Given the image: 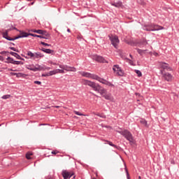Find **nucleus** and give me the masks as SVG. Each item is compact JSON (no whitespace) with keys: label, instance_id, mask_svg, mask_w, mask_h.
Here are the masks:
<instances>
[{"label":"nucleus","instance_id":"nucleus-49","mask_svg":"<svg viewBox=\"0 0 179 179\" xmlns=\"http://www.w3.org/2000/svg\"><path fill=\"white\" fill-rule=\"evenodd\" d=\"M77 38H78V40H80V38H82V37H80V36H78Z\"/></svg>","mask_w":179,"mask_h":179},{"label":"nucleus","instance_id":"nucleus-39","mask_svg":"<svg viewBox=\"0 0 179 179\" xmlns=\"http://www.w3.org/2000/svg\"><path fill=\"white\" fill-rule=\"evenodd\" d=\"M10 50H12V51H15V52H19V50H16V48L13 47H10Z\"/></svg>","mask_w":179,"mask_h":179},{"label":"nucleus","instance_id":"nucleus-35","mask_svg":"<svg viewBox=\"0 0 179 179\" xmlns=\"http://www.w3.org/2000/svg\"><path fill=\"white\" fill-rule=\"evenodd\" d=\"M105 85H106V86H110L111 87H114V85L108 80L106 81Z\"/></svg>","mask_w":179,"mask_h":179},{"label":"nucleus","instance_id":"nucleus-10","mask_svg":"<svg viewBox=\"0 0 179 179\" xmlns=\"http://www.w3.org/2000/svg\"><path fill=\"white\" fill-rule=\"evenodd\" d=\"M10 31V29H6L4 32L2 33L3 38L8 40V41H15V38H10L8 34Z\"/></svg>","mask_w":179,"mask_h":179},{"label":"nucleus","instance_id":"nucleus-63","mask_svg":"<svg viewBox=\"0 0 179 179\" xmlns=\"http://www.w3.org/2000/svg\"><path fill=\"white\" fill-rule=\"evenodd\" d=\"M37 36H43V35H37Z\"/></svg>","mask_w":179,"mask_h":179},{"label":"nucleus","instance_id":"nucleus-40","mask_svg":"<svg viewBox=\"0 0 179 179\" xmlns=\"http://www.w3.org/2000/svg\"><path fill=\"white\" fill-rule=\"evenodd\" d=\"M59 67L61 69H63V70L65 71V65L59 64Z\"/></svg>","mask_w":179,"mask_h":179},{"label":"nucleus","instance_id":"nucleus-28","mask_svg":"<svg viewBox=\"0 0 179 179\" xmlns=\"http://www.w3.org/2000/svg\"><path fill=\"white\" fill-rule=\"evenodd\" d=\"M57 69L55 70H53V71H50L49 73H48V75L49 76H52V75H57Z\"/></svg>","mask_w":179,"mask_h":179},{"label":"nucleus","instance_id":"nucleus-60","mask_svg":"<svg viewBox=\"0 0 179 179\" xmlns=\"http://www.w3.org/2000/svg\"><path fill=\"white\" fill-rule=\"evenodd\" d=\"M53 65H57V64L56 63H53Z\"/></svg>","mask_w":179,"mask_h":179},{"label":"nucleus","instance_id":"nucleus-44","mask_svg":"<svg viewBox=\"0 0 179 179\" xmlns=\"http://www.w3.org/2000/svg\"><path fill=\"white\" fill-rule=\"evenodd\" d=\"M0 61H2V62L5 61V58H3V57L1 55H0Z\"/></svg>","mask_w":179,"mask_h":179},{"label":"nucleus","instance_id":"nucleus-17","mask_svg":"<svg viewBox=\"0 0 179 179\" xmlns=\"http://www.w3.org/2000/svg\"><path fill=\"white\" fill-rule=\"evenodd\" d=\"M43 57H44V55H43L41 52H35V55H34V59H38V58H43Z\"/></svg>","mask_w":179,"mask_h":179},{"label":"nucleus","instance_id":"nucleus-31","mask_svg":"<svg viewBox=\"0 0 179 179\" xmlns=\"http://www.w3.org/2000/svg\"><path fill=\"white\" fill-rule=\"evenodd\" d=\"M30 156H33V153L29 152L26 154V157L28 160H30V159H31Z\"/></svg>","mask_w":179,"mask_h":179},{"label":"nucleus","instance_id":"nucleus-29","mask_svg":"<svg viewBox=\"0 0 179 179\" xmlns=\"http://www.w3.org/2000/svg\"><path fill=\"white\" fill-rule=\"evenodd\" d=\"M104 141L107 142V143H108V145L110 146H112L113 148H117V146L115 145V144H113L111 141H106V140H104Z\"/></svg>","mask_w":179,"mask_h":179},{"label":"nucleus","instance_id":"nucleus-6","mask_svg":"<svg viewBox=\"0 0 179 179\" xmlns=\"http://www.w3.org/2000/svg\"><path fill=\"white\" fill-rule=\"evenodd\" d=\"M34 33H37L38 34H42L41 37H38V38H45V40H48V38H50V34H48L47 31L38 29V30L34 31Z\"/></svg>","mask_w":179,"mask_h":179},{"label":"nucleus","instance_id":"nucleus-42","mask_svg":"<svg viewBox=\"0 0 179 179\" xmlns=\"http://www.w3.org/2000/svg\"><path fill=\"white\" fill-rule=\"evenodd\" d=\"M34 83H35V85H41V81H34Z\"/></svg>","mask_w":179,"mask_h":179},{"label":"nucleus","instance_id":"nucleus-30","mask_svg":"<svg viewBox=\"0 0 179 179\" xmlns=\"http://www.w3.org/2000/svg\"><path fill=\"white\" fill-rule=\"evenodd\" d=\"M141 45H148V41L146 40H143V41L140 42L139 47Z\"/></svg>","mask_w":179,"mask_h":179},{"label":"nucleus","instance_id":"nucleus-51","mask_svg":"<svg viewBox=\"0 0 179 179\" xmlns=\"http://www.w3.org/2000/svg\"><path fill=\"white\" fill-rule=\"evenodd\" d=\"M8 71H10L11 72H13V69H8Z\"/></svg>","mask_w":179,"mask_h":179},{"label":"nucleus","instance_id":"nucleus-1","mask_svg":"<svg viewBox=\"0 0 179 179\" xmlns=\"http://www.w3.org/2000/svg\"><path fill=\"white\" fill-rule=\"evenodd\" d=\"M82 83L85 86H90V87H92V89H93L94 92L100 93L101 96H104V94H106V90H104V88H102L101 86H100V85L94 82L83 79L82 80Z\"/></svg>","mask_w":179,"mask_h":179},{"label":"nucleus","instance_id":"nucleus-33","mask_svg":"<svg viewBox=\"0 0 179 179\" xmlns=\"http://www.w3.org/2000/svg\"><path fill=\"white\" fill-rule=\"evenodd\" d=\"M10 98V94H6L1 96V99H3V100H6Z\"/></svg>","mask_w":179,"mask_h":179},{"label":"nucleus","instance_id":"nucleus-12","mask_svg":"<svg viewBox=\"0 0 179 179\" xmlns=\"http://www.w3.org/2000/svg\"><path fill=\"white\" fill-rule=\"evenodd\" d=\"M143 29L145 31H152L153 30V24H148L143 27Z\"/></svg>","mask_w":179,"mask_h":179},{"label":"nucleus","instance_id":"nucleus-34","mask_svg":"<svg viewBox=\"0 0 179 179\" xmlns=\"http://www.w3.org/2000/svg\"><path fill=\"white\" fill-rule=\"evenodd\" d=\"M136 50H137V52L138 54H140V55H142V54H143V52H145V51H146V50H141V49H139V48H137Z\"/></svg>","mask_w":179,"mask_h":179},{"label":"nucleus","instance_id":"nucleus-16","mask_svg":"<svg viewBox=\"0 0 179 179\" xmlns=\"http://www.w3.org/2000/svg\"><path fill=\"white\" fill-rule=\"evenodd\" d=\"M36 72L38 71H45V66L44 65H38V64H36Z\"/></svg>","mask_w":179,"mask_h":179},{"label":"nucleus","instance_id":"nucleus-38","mask_svg":"<svg viewBox=\"0 0 179 179\" xmlns=\"http://www.w3.org/2000/svg\"><path fill=\"white\" fill-rule=\"evenodd\" d=\"M74 113L76 115H80V116L83 115V113H80L79 111H74Z\"/></svg>","mask_w":179,"mask_h":179},{"label":"nucleus","instance_id":"nucleus-13","mask_svg":"<svg viewBox=\"0 0 179 179\" xmlns=\"http://www.w3.org/2000/svg\"><path fill=\"white\" fill-rule=\"evenodd\" d=\"M64 71H66L67 72H76V68L65 65Z\"/></svg>","mask_w":179,"mask_h":179},{"label":"nucleus","instance_id":"nucleus-7","mask_svg":"<svg viewBox=\"0 0 179 179\" xmlns=\"http://www.w3.org/2000/svg\"><path fill=\"white\" fill-rule=\"evenodd\" d=\"M109 38L111 41L112 45H113L115 48H117L118 45L120 44V39L118 38V37L117 36L111 35L110 36H109Z\"/></svg>","mask_w":179,"mask_h":179},{"label":"nucleus","instance_id":"nucleus-53","mask_svg":"<svg viewBox=\"0 0 179 179\" xmlns=\"http://www.w3.org/2000/svg\"><path fill=\"white\" fill-rule=\"evenodd\" d=\"M29 5H34V1L31 2L30 4Z\"/></svg>","mask_w":179,"mask_h":179},{"label":"nucleus","instance_id":"nucleus-37","mask_svg":"<svg viewBox=\"0 0 179 179\" xmlns=\"http://www.w3.org/2000/svg\"><path fill=\"white\" fill-rule=\"evenodd\" d=\"M41 44L42 45H45V46H47V47H51V44H48V43H45V42H41Z\"/></svg>","mask_w":179,"mask_h":179},{"label":"nucleus","instance_id":"nucleus-5","mask_svg":"<svg viewBox=\"0 0 179 179\" xmlns=\"http://www.w3.org/2000/svg\"><path fill=\"white\" fill-rule=\"evenodd\" d=\"M160 73L162 75V78L166 82H171L173 80V75L169 72H164V70H160Z\"/></svg>","mask_w":179,"mask_h":179},{"label":"nucleus","instance_id":"nucleus-8","mask_svg":"<svg viewBox=\"0 0 179 179\" xmlns=\"http://www.w3.org/2000/svg\"><path fill=\"white\" fill-rule=\"evenodd\" d=\"M78 73H80V76H83L84 78H89L90 79H95L96 74H93L89 72L85 71H79Z\"/></svg>","mask_w":179,"mask_h":179},{"label":"nucleus","instance_id":"nucleus-56","mask_svg":"<svg viewBox=\"0 0 179 179\" xmlns=\"http://www.w3.org/2000/svg\"><path fill=\"white\" fill-rule=\"evenodd\" d=\"M13 29L14 30H17V29H16V27H13Z\"/></svg>","mask_w":179,"mask_h":179},{"label":"nucleus","instance_id":"nucleus-24","mask_svg":"<svg viewBox=\"0 0 179 179\" xmlns=\"http://www.w3.org/2000/svg\"><path fill=\"white\" fill-rule=\"evenodd\" d=\"M10 55H13V57H15V58H17V59H21L20 56L19 55V54L14 52H10Z\"/></svg>","mask_w":179,"mask_h":179},{"label":"nucleus","instance_id":"nucleus-27","mask_svg":"<svg viewBox=\"0 0 179 179\" xmlns=\"http://www.w3.org/2000/svg\"><path fill=\"white\" fill-rule=\"evenodd\" d=\"M27 69H29V71H33V72H36V67H34V66H29L27 67Z\"/></svg>","mask_w":179,"mask_h":179},{"label":"nucleus","instance_id":"nucleus-64","mask_svg":"<svg viewBox=\"0 0 179 179\" xmlns=\"http://www.w3.org/2000/svg\"><path fill=\"white\" fill-rule=\"evenodd\" d=\"M172 164L173 163V164H174V162H171Z\"/></svg>","mask_w":179,"mask_h":179},{"label":"nucleus","instance_id":"nucleus-21","mask_svg":"<svg viewBox=\"0 0 179 179\" xmlns=\"http://www.w3.org/2000/svg\"><path fill=\"white\" fill-rule=\"evenodd\" d=\"M62 176L64 179L69 178V172L65 171L62 172Z\"/></svg>","mask_w":179,"mask_h":179},{"label":"nucleus","instance_id":"nucleus-26","mask_svg":"<svg viewBox=\"0 0 179 179\" xmlns=\"http://www.w3.org/2000/svg\"><path fill=\"white\" fill-rule=\"evenodd\" d=\"M24 63L22 61H15L13 64V65H23Z\"/></svg>","mask_w":179,"mask_h":179},{"label":"nucleus","instance_id":"nucleus-19","mask_svg":"<svg viewBox=\"0 0 179 179\" xmlns=\"http://www.w3.org/2000/svg\"><path fill=\"white\" fill-rule=\"evenodd\" d=\"M41 51H43V52H45L46 54H52V52H54V50L50 49H46L44 48L41 49Z\"/></svg>","mask_w":179,"mask_h":179},{"label":"nucleus","instance_id":"nucleus-11","mask_svg":"<svg viewBox=\"0 0 179 179\" xmlns=\"http://www.w3.org/2000/svg\"><path fill=\"white\" fill-rule=\"evenodd\" d=\"M94 59L97 62H102V64H108V62L104 57L99 55L94 56Z\"/></svg>","mask_w":179,"mask_h":179},{"label":"nucleus","instance_id":"nucleus-43","mask_svg":"<svg viewBox=\"0 0 179 179\" xmlns=\"http://www.w3.org/2000/svg\"><path fill=\"white\" fill-rule=\"evenodd\" d=\"M42 76L45 78L47 76H50V75H48V73H43V74H42Z\"/></svg>","mask_w":179,"mask_h":179},{"label":"nucleus","instance_id":"nucleus-41","mask_svg":"<svg viewBox=\"0 0 179 179\" xmlns=\"http://www.w3.org/2000/svg\"><path fill=\"white\" fill-rule=\"evenodd\" d=\"M57 153H59V152L58 150L52 151V155H57Z\"/></svg>","mask_w":179,"mask_h":179},{"label":"nucleus","instance_id":"nucleus-62","mask_svg":"<svg viewBox=\"0 0 179 179\" xmlns=\"http://www.w3.org/2000/svg\"><path fill=\"white\" fill-rule=\"evenodd\" d=\"M59 108V106H56V108Z\"/></svg>","mask_w":179,"mask_h":179},{"label":"nucleus","instance_id":"nucleus-3","mask_svg":"<svg viewBox=\"0 0 179 179\" xmlns=\"http://www.w3.org/2000/svg\"><path fill=\"white\" fill-rule=\"evenodd\" d=\"M113 71L117 76H124L125 75L124 70L118 64L113 65Z\"/></svg>","mask_w":179,"mask_h":179},{"label":"nucleus","instance_id":"nucleus-15","mask_svg":"<svg viewBox=\"0 0 179 179\" xmlns=\"http://www.w3.org/2000/svg\"><path fill=\"white\" fill-rule=\"evenodd\" d=\"M94 80H98V82H100V83H102L103 85H106V82L107 80H104V78H101L96 75L95 76V78Z\"/></svg>","mask_w":179,"mask_h":179},{"label":"nucleus","instance_id":"nucleus-9","mask_svg":"<svg viewBox=\"0 0 179 179\" xmlns=\"http://www.w3.org/2000/svg\"><path fill=\"white\" fill-rule=\"evenodd\" d=\"M159 66L162 69V71H173V69H171L169 64L166 62H160Z\"/></svg>","mask_w":179,"mask_h":179},{"label":"nucleus","instance_id":"nucleus-47","mask_svg":"<svg viewBox=\"0 0 179 179\" xmlns=\"http://www.w3.org/2000/svg\"><path fill=\"white\" fill-rule=\"evenodd\" d=\"M130 62H129V64H130V65H134V62H132V60H129Z\"/></svg>","mask_w":179,"mask_h":179},{"label":"nucleus","instance_id":"nucleus-54","mask_svg":"<svg viewBox=\"0 0 179 179\" xmlns=\"http://www.w3.org/2000/svg\"><path fill=\"white\" fill-rule=\"evenodd\" d=\"M25 58H26L27 59H29V57H28L27 56H25Z\"/></svg>","mask_w":179,"mask_h":179},{"label":"nucleus","instance_id":"nucleus-57","mask_svg":"<svg viewBox=\"0 0 179 179\" xmlns=\"http://www.w3.org/2000/svg\"><path fill=\"white\" fill-rule=\"evenodd\" d=\"M138 179H142V178H141V176H138Z\"/></svg>","mask_w":179,"mask_h":179},{"label":"nucleus","instance_id":"nucleus-55","mask_svg":"<svg viewBox=\"0 0 179 179\" xmlns=\"http://www.w3.org/2000/svg\"><path fill=\"white\" fill-rule=\"evenodd\" d=\"M12 75H16V73H11Z\"/></svg>","mask_w":179,"mask_h":179},{"label":"nucleus","instance_id":"nucleus-46","mask_svg":"<svg viewBox=\"0 0 179 179\" xmlns=\"http://www.w3.org/2000/svg\"><path fill=\"white\" fill-rule=\"evenodd\" d=\"M73 173H69V178H71V177H72V176H73Z\"/></svg>","mask_w":179,"mask_h":179},{"label":"nucleus","instance_id":"nucleus-61","mask_svg":"<svg viewBox=\"0 0 179 179\" xmlns=\"http://www.w3.org/2000/svg\"><path fill=\"white\" fill-rule=\"evenodd\" d=\"M11 44H13V45H15V43H11Z\"/></svg>","mask_w":179,"mask_h":179},{"label":"nucleus","instance_id":"nucleus-48","mask_svg":"<svg viewBox=\"0 0 179 179\" xmlns=\"http://www.w3.org/2000/svg\"><path fill=\"white\" fill-rule=\"evenodd\" d=\"M45 69H47V70L48 71V70L51 69V68H50V67H45Z\"/></svg>","mask_w":179,"mask_h":179},{"label":"nucleus","instance_id":"nucleus-36","mask_svg":"<svg viewBox=\"0 0 179 179\" xmlns=\"http://www.w3.org/2000/svg\"><path fill=\"white\" fill-rule=\"evenodd\" d=\"M56 71H57V73H65V71L64 69H56Z\"/></svg>","mask_w":179,"mask_h":179},{"label":"nucleus","instance_id":"nucleus-4","mask_svg":"<svg viewBox=\"0 0 179 179\" xmlns=\"http://www.w3.org/2000/svg\"><path fill=\"white\" fill-rule=\"evenodd\" d=\"M20 35L14 38V40H17L19 38H23L24 37H29V36H31L32 37H43V36H38L37 34H29L27 32L20 31Z\"/></svg>","mask_w":179,"mask_h":179},{"label":"nucleus","instance_id":"nucleus-45","mask_svg":"<svg viewBox=\"0 0 179 179\" xmlns=\"http://www.w3.org/2000/svg\"><path fill=\"white\" fill-rule=\"evenodd\" d=\"M6 52H6V51H2V52H0V54H1V55H3V54H6Z\"/></svg>","mask_w":179,"mask_h":179},{"label":"nucleus","instance_id":"nucleus-2","mask_svg":"<svg viewBox=\"0 0 179 179\" xmlns=\"http://www.w3.org/2000/svg\"><path fill=\"white\" fill-rule=\"evenodd\" d=\"M120 135H122L129 142H134V137L132 136V133L129 131L125 129L124 131L119 132Z\"/></svg>","mask_w":179,"mask_h":179},{"label":"nucleus","instance_id":"nucleus-20","mask_svg":"<svg viewBox=\"0 0 179 179\" xmlns=\"http://www.w3.org/2000/svg\"><path fill=\"white\" fill-rule=\"evenodd\" d=\"M141 124H142L143 125H144L145 127H146V128H149V124H148V121H146V120L145 119H141L140 120Z\"/></svg>","mask_w":179,"mask_h":179},{"label":"nucleus","instance_id":"nucleus-58","mask_svg":"<svg viewBox=\"0 0 179 179\" xmlns=\"http://www.w3.org/2000/svg\"><path fill=\"white\" fill-rule=\"evenodd\" d=\"M129 57H130L131 58H132V55H130Z\"/></svg>","mask_w":179,"mask_h":179},{"label":"nucleus","instance_id":"nucleus-23","mask_svg":"<svg viewBox=\"0 0 179 179\" xmlns=\"http://www.w3.org/2000/svg\"><path fill=\"white\" fill-rule=\"evenodd\" d=\"M7 61H6V64H13V62H15V60H13V58L10 57H8L6 59Z\"/></svg>","mask_w":179,"mask_h":179},{"label":"nucleus","instance_id":"nucleus-59","mask_svg":"<svg viewBox=\"0 0 179 179\" xmlns=\"http://www.w3.org/2000/svg\"><path fill=\"white\" fill-rule=\"evenodd\" d=\"M76 178V176H74L73 178V179H75Z\"/></svg>","mask_w":179,"mask_h":179},{"label":"nucleus","instance_id":"nucleus-52","mask_svg":"<svg viewBox=\"0 0 179 179\" xmlns=\"http://www.w3.org/2000/svg\"><path fill=\"white\" fill-rule=\"evenodd\" d=\"M20 58L21 59H21V61H24V59L22 57H20Z\"/></svg>","mask_w":179,"mask_h":179},{"label":"nucleus","instance_id":"nucleus-22","mask_svg":"<svg viewBox=\"0 0 179 179\" xmlns=\"http://www.w3.org/2000/svg\"><path fill=\"white\" fill-rule=\"evenodd\" d=\"M27 55L31 58V59H34L35 53H33L31 51H27Z\"/></svg>","mask_w":179,"mask_h":179},{"label":"nucleus","instance_id":"nucleus-18","mask_svg":"<svg viewBox=\"0 0 179 179\" xmlns=\"http://www.w3.org/2000/svg\"><path fill=\"white\" fill-rule=\"evenodd\" d=\"M110 5H112V6H115V8H121V6H122V2L117 1L116 3H111Z\"/></svg>","mask_w":179,"mask_h":179},{"label":"nucleus","instance_id":"nucleus-50","mask_svg":"<svg viewBox=\"0 0 179 179\" xmlns=\"http://www.w3.org/2000/svg\"><path fill=\"white\" fill-rule=\"evenodd\" d=\"M67 31H68V33H71V29H67Z\"/></svg>","mask_w":179,"mask_h":179},{"label":"nucleus","instance_id":"nucleus-32","mask_svg":"<svg viewBox=\"0 0 179 179\" xmlns=\"http://www.w3.org/2000/svg\"><path fill=\"white\" fill-rule=\"evenodd\" d=\"M134 72L136 73V75L138 76V78H141L142 76V72L139 70H134Z\"/></svg>","mask_w":179,"mask_h":179},{"label":"nucleus","instance_id":"nucleus-25","mask_svg":"<svg viewBox=\"0 0 179 179\" xmlns=\"http://www.w3.org/2000/svg\"><path fill=\"white\" fill-rule=\"evenodd\" d=\"M103 97H104V99H106V100H111V94H105L104 95H103Z\"/></svg>","mask_w":179,"mask_h":179},{"label":"nucleus","instance_id":"nucleus-14","mask_svg":"<svg viewBox=\"0 0 179 179\" xmlns=\"http://www.w3.org/2000/svg\"><path fill=\"white\" fill-rule=\"evenodd\" d=\"M152 31H159V30H164V28L162 26L153 24V29H151Z\"/></svg>","mask_w":179,"mask_h":179}]
</instances>
